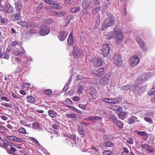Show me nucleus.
I'll return each instance as SVG.
<instances>
[{"label": "nucleus", "mask_w": 155, "mask_h": 155, "mask_svg": "<svg viewBox=\"0 0 155 155\" xmlns=\"http://www.w3.org/2000/svg\"><path fill=\"white\" fill-rule=\"evenodd\" d=\"M115 35V43L117 44H120L123 40V32L121 30L114 31L110 33V35H112L110 36V39H111L114 36L113 35Z\"/></svg>", "instance_id": "f257e3e1"}, {"label": "nucleus", "mask_w": 155, "mask_h": 155, "mask_svg": "<svg viewBox=\"0 0 155 155\" xmlns=\"http://www.w3.org/2000/svg\"><path fill=\"white\" fill-rule=\"evenodd\" d=\"M116 23V20L114 18H107L103 22L101 30H105L107 27L113 26Z\"/></svg>", "instance_id": "f03ea898"}, {"label": "nucleus", "mask_w": 155, "mask_h": 155, "mask_svg": "<svg viewBox=\"0 0 155 155\" xmlns=\"http://www.w3.org/2000/svg\"><path fill=\"white\" fill-rule=\"evenodd\" d=\"M113 60L114 64L117 67H120L122 64L123 61L121 56L118 54H114L113 57Z\"/></svg>", "instance_id": "7ed1b4c3"}, {"label": "nucleus", "mask_w": 155, "mask_h": 155, "mask_svg": "<svg viewBox=\"0 0 155 155\" xmlns=\"http://www.w3.org/2000/svg\"><path fill=\"white\" fill-rule=\"evenodd\" d=\"M140 59L137 55H134L130 58L129 60L130 66L134 68L137 66L140 62Z\"/></svg>", "instance_id": "20e7f679"}, {"label": "nucleus", "mask_w": 155, "mask_h": 155, "mask_svg": "<svg viewBox=\"0 0 155 155\" xmlns=\"http://www.w3.org/2000/svg\"><path fill=\"white\" fill-rule=\"evenodd\" d=\"M110 81V75L106 74L99 79L98 83L100 85L106 86L109 84Z\"/></svg>", "instance_id": "39448f33"}, {"label": "nucleus", "mask_w": 155, "mask_h": 155, "mask_svg": "<svg viewBox=\"0 0 155 155\" xmlns=\"http://www.w3.org/2000/svg\"><path fill=\"white\" fill-rule=\"evenodd\" d=\"M72 54L74 58L78 59L83 56V52L80 49L74 47L72 51Z\"/></svg>", "instance_id": "423d86ee"}, {"label": "nucleus", "mask_w": 155, "mask_h": 155, "mask_svg": "<svg viewBox=\"0 0 155 155\" xmlns=\"http://www.w3.org/2000/svg\"><path fill=\"white\" fill-rule=\"evenodd\" d=\"M110 50V46L109 44H106L104 45L101 51V53L104 57H106L109 53Z\"/></svg>", "instance_id": "0eeeda50"}, {"label": "nucleus", "mask_w": 155, "mask_h": 155, "mask_svg": "<svg viewBox=\"0 0 155 155\" xmlns=\"http://www.w3.org/2000/svg\"><path fill=\"white\" fill-rule=\"evenodd\" d=\"M89 93L92 99L94 100L97 98L98 93L96 89L94 87L91 86L90 87ZM90 99L91 98H90Z\"/></svg>", "instance_id": "6e6552de"}, {"label": "nucleus", "mask_w": 155, "mask_h": 155, "mask_svg": "<svg viewBox=\"0 0 155 155\" xmlns=\"http://www.w3.org/2000/svg\"><path fill=\"white\" fill-rule=\"evenodd\" d=\"M50 31V28L47 26H42L40 27L39 31L40 35L41 36H44L48 34Z\"/></svg>", "instance_id": "1a4fd4ad"}, {"label": "nucleus", "mask_w": 155, "mask_h": 155, "mask_svg": "<svg viewBox=\"0 0 155 155\" xmlns=\"http://www.w3.org/2000/svg\"><path fill=\"white\" fill-rule=\"evenodd\" d=\"M68 33L64 31H61L60 32L58 35V38L60 41L64 40L67 36Z\"/></svg>", "instance_id": "9d476101"}, {"label": "nucleus", "mask_w": 155, "mask_h": 155, "mask_svg": "<svg viewBox=\"0 0 155 155\" xmlns=\"http://www.w3.org/2000/svg\"><path fill=\"white\" fill-rule=\"evenodd\" d=\"M137 134L140 136H144L143 137V139L144 140H146L149 137V134L144 131H138L137 133Z\"/></svg>", "instance_id": "9b49d317"}, {"label": "nucleus", "mask_w": 155, "mask_h": 155, "mask_svg": "<svg viewBox=\"0 0 155 155\" xmlns=\"http://www.w3.org/2000/svg\"><path fill=\"white\" fill-rule=\"evenodd\" d=\"M105 72L104 69V68H101L95 71V76L98 77H101L103 75Z\"/></svg>", "instance_id": "f8f14e48"}, {"label": "nucleus", "mask_w": 155, "mask_h": 155, "mask_svg": "<svg viewBox=\"0 0 155 155\" xmlns=\"http://www.w3.org/2000/svg\"><path fill=\"white\" fill-rule=\"evenodd\" d=\"M137 41L141 48L143 49L146 48V45L143 41V40L140 38L137 37Z\"/></svg>", "instance_id": "ddd939ff"}, {"label": "nucleus", "mask_w": 155, "mask_h": 155, "mask_svg": "<svg viewBox=\"0 0 155 155\" xmlns=\"http://www.w3.org/2000/svg\"><path fill=\"white\" fill-rule=\"evenodd\" d=\"M73 34L72 32H71L69 35L68 39V43L70 45H72L74 43V39L73 37Z\"/></svg>", "instance_id": "4468645a"}, {"label": "nucleus", "mask_w": 155, "mask_h": 155, "mask_svg": "<svg viewBox=\"0 0 155 155\" xmlns=\"http://www.w3.org/2000/svg\"><path fill=\"white\" fill-rule=\"evenodd\" d=\"M66 13V12L65 11H60L59 12L54 11L52 13L51 15L53 16H62L64 15Z\"/></svg>", "instance_id": "2eb2a0df"}, {"label": "nucleus", "mask_w": 155, "mask_h": 155, "mask_svg": "<svg viewBox=\"0 0 155 155\" xmlns=\"http://www.w3.org/2000/svg\"><path fill=\"white\" fill-rule=\"evenodd\" d=\"M114 124H115L117 126H118V127L120 129H121L122 128L123 124L120 121L117 120V119L114 118L113 120Z\"/></svg>", "instance_id": "dca6fc26"}, {"label": "nucleus", "mask_w": 155, "mask_h": 155, "mask_svg": "<svg viewBox=\"0 0 155 155\" xmlns=\"http://www.w3.org/2000/svg\"><path fill=\"white\" fill-rule=\"evenodd\" d=\"M100 22V18L99 15L97 16L95 19L94 24V27L95 29H97L99 26Z\"/></svg>", "instance_id": "f3484780"}, {"label": "nucleus", "mask_w": 155, "mask_h": 155, "mask_svg": "<svg viewBox=\"0 0 155 155\" xmlns=\"http://www.w3.org/2000/svg\"><path fill=\"white\" fill-rule=\"evenodd\" d=\"M103 64V61L101 58H96L94 61V65L96 67L100 66Z\"/></svg>", "instance_id": "a211bd4d"}, {"label": "nucleus", "mask_w": 155, "mask_h": 155, "mask_svg": "<svg viewBox=\"0 0 155 155\" xmlns=\"http://www.w3.org/2000/svg\"><path fill=\"white\" fill-rule=\"evenodd\" d=\"M26 26L25 27L27 28H30L31 27L35 28V27H38L39 25L38 24L33 22H26Z\"/></svg>", "instance_id": "6ab92c4d"}, {"label": "nucleus", "mask_w": 155, "mask_h": 155, "mask_svg": "<svg viewBox=\"0 0 155 155\" xmlns=\"http://www.w3.org/2000/svg\"><path fill=\"white\" fill-rule=\"evenodd\" d=\"M132 90L135 92H137L138 94L140 93L141 92V91L142 87H140L138 85H133Z\"/></svg>", "instance_id": "aec40b11"}, {"label": "nucleus", "mask_w": 155, "mask_h": 155, "mask_svg": "<svg viewBox=\"0 0 155 155\" xmlns=\"http://www.w3.org/2000/svg\"><path fill=\"white\" fill-rule=\"evenodd\" d=\"M49 115L52 118H54L58 116V114L54 111L50 110L48 111Z\"/></svg>", "instance_id": "412c9836"}, {"label": "nucleus", "mask_w": 155, "mask_h": 155, "mask_svg": "<svg viewBox=\"0 0 155 155\" xmlns=\"http://www.w3.org/2000/svg\"><path fill=\"white\" fill-rule=\"evenodd\" d=\"M78 130L80 135H81L82 137H85V134L84 128L82 127H78Z\"/></svg>", "instance_id": "4be33fe9"}, {"label": "nucleus", "mask_w": 155, "mask_h": 155, "mask_svg": "<svg viewBox=\"0 0 155 155\" xmlns=\"http://www.w3.org/2000/svg\"><path fill=\"white\" fill-rule=\"evenodd\" d=\"M113 107L114 109H117V113L119 116L120 115L123 111L122 108L121 107L117 105H114L113 106Z\"/></svg>", "instance_id": "5701e85b"}, {"label": "nucleus", "mask_w": 155, "mask_h": 155, "mask_svg": "<svg viewBox=\"0 0 155 155\" xmlns=\"http://www.w3.org/2000/svg\"><path fill=\"white\" fill-rule=\"evenodd\" d=\"M72 17L71 15L68 16L65 20L64 22L65 25L64 27H65L67 26L70 23L71 20L72 19Z\"/></svg>", "instance_id": "b1692460"}, {"label": "nucleus", "mask_w": 155, "mask_h": 155, "mask_svg": "<svg viewBox=\"0 0 155 155\" xmlns=\"http://www.w3.org/2000/svg\"><path fill=\"white\" fill-rule=\"evenodd\" d=\"M133 85H127L123 86L121 87V90H123L126 91L131 90L132 89Z\"/></svg>", "instance_id": "393cba45"}, {"label": "nucleus", "mask_w": 155, "mask_h": 155, "mask_svg": "<svg viewBox=\"0 0 155 155\" xmlns=\"http://www.w3.org/2000/svg\"><path fill=\"white\" fill-rule=\"evenodd\" d=\"M122 101V99L120 97H117L116 98H111V104H117L118 103Z\"/></svg>", "instance_id": "a878e982"}, {"label": "nucleus", "mask_w": 155, "mask_h": 155, "mask_svg": "<svg viewBox=\"0 0 155 155\" xmlns=\"http://www.w3.org/2000/svg\"><path fill=\"white\" fill-rule=\"evenodd\" d=\"M66 117L67 118L72 119L73 120L76 121H77V117L76 115L72 113L70 114H67Z\"/></svg>", "instance_id": "bb28decb"}, {"label": "nucleus", "mask_w": 155, "mask_h": 155, "mask_svg": "<svg viewBox=\"0 0 155 155\" xmlns=\"http://www.w3.org/2000/svg\"><path fill=\"white\" fill-rule=\"evenodd\" d=\"M89 6V3L88 0H84L82 3V6L83 9H86Z\"/></svg>", "instance_id": "cd10ccee"}, {"label": "nucleus", "mask_w": 155, "mask_h": 155, "mask_svg": "<svg viewBox=\"0 0 155 155\" xmlns=\"http://www.w3.org/2000/svg\"><path fill=\"white\" fill-rule=\"evenodd\" d=\"M20 12H19L20 13ZM12 17V20L14 21L17 20L20 18H21V15L20 13H16L13 14L11 15Z\"/></svg>", "instance_id": "c85d7f7f"}, {"label": "nucleus", "mask_w": 155, "mask_h": 155, "mask_svg": "<svg viewBox=\"0 0 155 155\" xmlns=\"http://www.w3.org/2000/svg\"><path fill=\"white\" fill-rule=\"evenodd\" d=\"M137 118L136 116H132L130 117L127 119V121L129 124H133L135 122L134 119L137 120Z\"/></svg>", "instance_id": "c756f323"}, {"label": "nucleus", "mask_w": 155, "mask_h": 155, "mask_svg": "<svg viewBox=\"0 0 155 155\" xmlns=\"http://www.w3.org/2000/svg\"><path fill=\"white\" fill-rule=\"evenodd\" d=\"M51 7L55 9L60 10L62 8V7L59 4L56 3L55 2L51 6Z\"/></svg>", "instance_id": "7c9ffc66"}, {"label": "nucleus", "mask_w": 155, "mask_h": 155, "mask_svg": "<svg viewBox=\"0 0 155 155\" xmlns=\"http://www.w3.org/2000/svg\"><path fill=\"white\" fill-rule=\"evenodd\" d=\"M52 91L50 89H47L45 90L43 92V94L45 95H47L49 97H51L52 94Z\"/></svg>", "instance_id": "2f4dec72"}, {"label": "nucleus", "mask_w": 155, "mask_h": 155, "mask_svg": "<svg viewBox=\"0 0 155 155\" xmlns=\"http://www.w3.org/2000/svg\"><path fill=\"white\" fill-rule=\"evenodd\" d=\"M103 145L104 147H112L113 146L114 144V143L110 142V141H107L103 143Z\"/></svg>", "instance_id": "473e14b6"}, {"label": "nucleus", "mask_w": 155, "mask_h": 155, "mask_svg": "<svg viewBox=\"0 0 155 155\" xmlns=\"http://www.w3.org/2000/svg\"><path fill=\"white\" fill-rule=\"evenodd\" d=\"M26 98L27 101L28 103L33 104L34 103L35 99L31 96H28L26 97Z\"/></svg>", "instance_id": "72a5a7b5"}, {"label": "nucleus", "mask_w": 155, "mask_h": 155, "mask_svg": "<svg viewBox=\"0 0 155 155\" xmlns=\"http://www.w3.org/2000/svg\"><path fill=\"white\" fill-rule=\"evenodd\" d=\"M155 92V85L150 90L147 92L148 95L151 96L153 95Z\"/></svg>", "instance_id": "f704fd0d"}, {"label": "nucleus", "mask_w": 155, "mask_h": 155, "mask_svg": "<svg viewBox=\"0 0 155 155\" xmlns=\"http://www.w3.org/2000/svg\"><path fill=\"white\" fill-rule=\"evenodd\" d=\"M42 22L46 25H50L52 22V20L50 19H44L42 20Z\"/></svg>", "instance_id": "c9c22d12"}, {"label": "nucleus", "mask_w": 155, "mask_h": 155, "mask_svg": "<svg viewBox=\"0 0 155 155\" xmlns=\"http://www.w3.org/2000/svg\"><path fill=\"white\" fill-rule=\"evenodd\" d=\"M14 54L16 55H19L21 56H23L24 55V53L23 51H21V50H18L15 51L14 52Z\"/></svg>", "instance_id": "e433bc0d"}, {"label": "nucleus", "mask_w": 155, "mask_h": 155, "mask_svg": "<svg viewBox=\"0 0 155 155\" xmlns=\"http://www.w3.org/2000/svg\"><path fill=\"white\" fill-rule=\"evenodd\" d=\"M18 131L20 133L25 134L27 132L25 128L23 127H21L18 130Z\"/></svg>", "instance_id": "4c0bfd02"}, {"label": "nucleus", "mask_w": 155, "mask_h": 155, "mask_svg": "<svg viewBox=\"0 0 155 155\" xmlns=\"http://www.w3.org/2000/svg\"><path fill=\"white\" fill-rule=\"evenodd\" d=\"M29 139L30 140L32 141L36 144L39 145V146H40V145L39 143L38 142V141L35 138L33 137H30Z\"/></svg>", "instance_id": "58836bf2"}, {"label": "nucleus", "mask_w": 155, "mask_h": 155, "mask_svg": "<svg viewBox=\"0 0 155 155\" xmlns=\"http://www.w3.org/2000/svg\"><path fill=\"white\" fill-rule=\"evenodd\" d=\"M8 142H7V143H3L2 147L6 150H8V149H9V148H8Z\"/></svg>", "instance_id": "ea45409f"}, {"label": "nucleus", "mask_w": 155, "mask_h": 155, "mask_svg": "<svg viewBox=\"0 0 155 155\" xmlns=\"http://www.w3.org/2000/svg\"><path fill=\"white\" fill-rule=\"evenodd\" d=\"M1 23L2 24H5L7 23L8 20L7 19L5 18H3L1 17L0 19Z\"/></svg>", "instance_id": "a19ab883"}, {"label": "nucleus", "mask_w": 155, "mask_h": 155, "mask_svg": "<svg viewBox=\"0 0 155 155\" xmlns=\"http://www.w3.org/2000/svg\"><path fill=\"white\" fill-rule=\"evenodd\" d=\"M147 150L149 153H151L154 151V149L151 146H147Z\"/></svg>", "instance_id": "79ce46f5"}, {"label": "nucleus", "mask_w": 155, "mask_h": 155, "mask_svg": "<svg viewBox=\"0 0 155 155\" xmlns=\"http://www.w3.org/2000/svg\"><path fill=\"white\" fill-rule=\"evenodd\" d=\"M15 4V8L16 10H21V9L22 8L21 5L18 2H17Z\"/></svg>", "instance_id": "37998d69"}, {"label": "nucleus", "mask_w": 155, "mask_h": 155, "mask_svg": "<svg viewBox=\"0 0 155 155\" xmlns=\"http://www.w3.org/2000/svg\"><path fill=\"white\" fill-rule=\"evenodd\" d=\"M144 119L147 122L149 123H153V120L152 119L150 118L147 117H145L144 118Z\"/></svg>", "instance_id": "c03bdc74"}, {"label": "nucleus", "mask_w": 155, "mask_h": 155, "mask_svg": "<svg viewBox=\"0 0 155 155\" xmlns=\"http://www.w3.org/2000/svg\"><path fill=\"white\" fill-rule=\"evenodd\" d=\"M111 98H104L103 100V101L108 103L111 104Z\"/></svg>", "instance_id": "a18cd8bd"}, {"label": "nucleus", "mask_w": 155, "mask_h": 155, "mask_svg": "<svg viewBox=\"0 0 155 155\" xmlns=\"http://www.w3.org/2000/svg\"><path fill=\"white\" fill-rule=\"evenodd\" d=\"M7 138L9 140L12 141H15L16 137L15 136H7Z\"/></svg>", "instance_id": "49530a36"}, {"label": "nucleus", "mask_w": 155, "mask_h": 155, "mask_svg": "<svg viewBox=\"0 0 155 155\" xmlns=\"http://www.w3.org/2000/svg\"><path fill=\"white\" fill-rule=\"evenodd\" d=\"M66 106L68 107H69V108L72 107V108H73V110H75V111L76 112H78V113H79L80 114H82V112H81V111L78 110V109H76L75 108L73 107H71V106L70 105H66Z\"/></svg>", "instance_id": "de8ad7c7"}, {"label": "nucleus", "mask_w": 155, "mask_h": 155, "mask_svg": "<svg viewBox=\"0 0 155 155\" xmlns=\"http://www.w3.org/2000/svg\"><path fill=\"white\" fill-rule=\"evenodd\" d=\"M83 87L81 86H79L78 88V94H81L82 93L83 91Z\"/></svg>", "instance_id": "09e8293b"}, {"label": "nucleus", "mask_w": 155, "mask_h": 155, "mask_svg": "<svg viewBox=\"0 0 155 155\" xmlns=\"http://www.w3.org/2000/svg\"><path fill=\"white\" fill-rule=\"evenodd\" d=\"M54 1L51 0H45V2L48 4H49L51 5V6L53 5V4L54 3Z\"/></svg>", "instance_id": "8fccbe9b"}, {"label": "nucleus", "mask_w": 155, "mask_h": 155, "mask_svg": "<svg viewBox=\"0 0 155 155\" xmlns=\"http://www.w3.org/2000/svg\"><path fill=\"white\" fill-rule=\"evenodd\" d=\"M17 23L23 27H25L26 26V22H25V21H18L17 22Z\"/></svg>", "instance_id": "3c124183"}, {"label": "nucleus", "mask_w": 155, "mask_h": 155, "mask_svg": "<svg viewBox=\"0 0 155 155\" xmlns=\"http://www.w3.org/2000/svg\"><path fill=\"white\" fill-rule=\"evenodd\" d=\"M32 126L37 128H38L40 127V124L36 122H35L32 124Z\"/></svg>", "instance_id": "603ef678"}, {"label": "nucleus", "mask_w": 155, "mask_h": 155, "mask_svg": "<svg viewBox=\"0 0 155 155\" xmlns=\"http://www.w3.org/2000/svg\"><path fill=\"white\" fill-rule=\"evenodd\" d=\"M103 155H110L111 154V152L109 150H106L103 152Z\"/></svg>", "instance_id": "864d4df0"}, {"label": "nucleus", "mask_w": 155, "mask_h": 155, "mask_svg": "<svg viewBox=\"0 0 155 155\" xmlns=\"http://www.w3.org/2000/svg\"><path fill=\"white\" fill-rule=\"evenodd\" d=\"M94 122L95 120L99 121L102 120V118L98 116H94Z\"/></svg>", "instance_id": "5fc2aeb1"}, {"label": "nucleus", "mask_w": 155, "mask_h": 155, "mask_svg": "<svg viewBox=\"0 0 155 155\" xmlns=\"http://www.w3.org/2000/svg\"><path fill=\"white\" fill-rule=\"evenodd\" d=\"M127 142L130 144H133V140L132 138H130L128 140H127Z\"/></svg>", "instance_id": "6e6d98bb"}, {"label": "nucleus", "mask_w": 155, "mask_h": 155, "mask_svg": "<svg viewBox=\"0 0 155 155\" xmlns=\"http://www.w3.org/2000/svg\"><path fill=\"white\" fill-rule=\"evenodd\" d=\"M15 61L16 63L19 64L22 62V59H18L17 58H15Z\"/></svg>", "instance_id": "4d7b16f0"}, {"label": "nucleus", "mask_w": 155, "mask_h": 155, "mask_svg": "<svg viewBox=\"0 0 155 155\" xmlns=\"http://www.w3.org/2000/svg\"><path fill=\"white\" fill-rule=\"evenodd\" d=\"M94 116H89L87 118H85V119L87 120L94 122Z\"/></svg>", "instance_id": "13d9d810"}, {"label": "nucleus", "mask_w": 155, "mask_h": 155, "mask_svg": "<svg viewBox=\"0 0 155 155\" xmlns=\"http://www.w3.org/2000/svg\"><path fill=\"white\" fill-rule=\"evenodd\" d=\"M15 141L18 143H21L23 142V140L21 138L16 137Z\"/></svg>", "instance_id": "bf43d9fd"}, {"label": "nucleus", "mask_w": 155, "mask_h": 155, "mask_svg": "<svg viewBox=\"0 0 155 155\" xmlns=\"http://www.w3.org/2000/svg\"><path fill=\"white\" fill-rule=\"evenodd\" d=\"M12 96L14 99L18 100L19 98L17 96V94H14L13 92H12Z\"/></svg>", "instance_id": "052dcab7"}, {"label": "nucleus", "mask_w": 155, "mask_h": 155, "mask_svg": "<svg viewBox=\"0 0 155 155\" xmlns=\"http://www.w3.org/2000/svg\"><path fill=\"white\" fill-rule=\"evenodd\" d=\"M1 100H4L7 102H8L9 101V99L7 97L5 96H2L1 97Z\"/></svg>", "instance_id": "680f3d73"}, {"label": "nucleus", "mask_w": 155, "mask_h": 155, "mask_svg": "<svg viewBox=\"0 0 155 155\" xmlns=\"http://www.w3.org/2000/svg\"><path fill=\"white\" fill-rule=\"evenodd\" d=\"M31 84L30 83H25L23 84V87H24L26 88H28L30 86Z\"/></svg>", "instance_id": "e2e57ef3"}, {"label": "nucleus", "mask_w": 155, "mask_h": 155, "mask_svg": "<svg viewBox=\"0 0 155 155\" xmlns=\"http://www.w3.org/2000/svg\"><path fill=\"white\" fill-rule=\"evenodd\" d=\"M13 108L17 112H18L19 111V109L18 107L15 105H14L13 106Z\"/></svg>", "instance_id": "0e129e2a"}, {"label": "nucleus", "mask_w": 155, "mask_h": 155, "mask_svg": "<svg viewBox=\"0 0 155 155\" xmlns=\"http://www.w3.org/2000/svg\"><path fill=\"white\" fill-rule=\"evenodd\" d=\"M78 106L79 107L81 108L83 110H86V107L83 104H79L78 105Z\"/></svg>", "instance_id": "69168bd1"}, {"label": "nucleus", "mask_w": 155, "mask_h": 155, "mask_svg": "<svg viewBox=\"0 0 155 155\" xmlns=\"http://www.w3.org/2000/svg\"><path fill=\"white\" fill-rule=\"evenodd\" d=\"M73 0H65V3L66 5L71 4Z\"/></svg>", "instance_id": "338daca9"}, {"label": "nucleus", "mask_w": 155, "mask_h": 155, "mask_svg": "<svg viewBox=\"0 0 155 155\" xmlns=\"http://www.w3.org/2000/svg\"><path fill=\"white\" fill-rule=\"evenodd\" d=\"M142 78L140 77H138L137 79L136 80V83H138L139 82L140 83L142 81Z\"/></svg>", "instance_id": "774afa93"}]
</instances>
